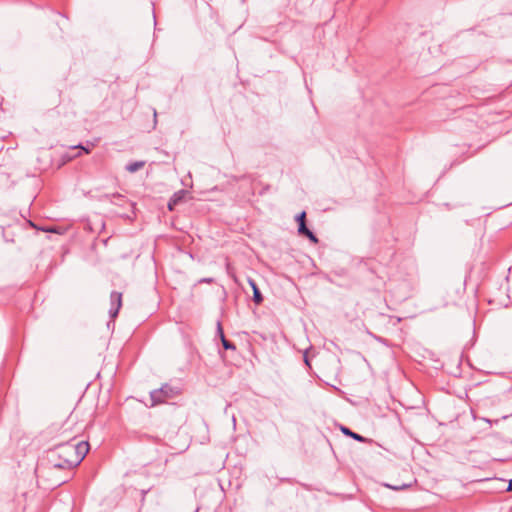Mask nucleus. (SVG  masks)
Listing matches in <instances>:
<instances>
[{"label": "nucleus", "mask_w": 512, "mask_h": 512, "mask_svg": "<svg viewBox=\"0 0 512 512\" xmlns=\"http://www.w3.org/2000/svg\"><path fill=\"white\" fill-rule=\"evenodd\" d=\"M156 117H157V112L156 110L154 109V119L156 120Z\"/></svg>", "instance_id": "nucleus-19"}, {"label": "nucleus", "mask_w": 512, "mask_h": 512, "mask_svg": "<svg viewBox=\"0 0 512 512\" xmlns=\"http://www.w3.org/2000/svg\"><path fill=\"white\" fill-rule=\"evenodd\" d=\"M105 197L106 198H110V195H105ZM111 197H113V198H120L122 196L119 193H114V194L111 195Z\"/></svg>", "instance_id": "nucleus-15"}, {"label": "nucleus", "mask_w": 512, "mask_h": 512, "mask_svg": "<svg viewBox=\"0 0 512 512\" xmlns=\"http://www.w3.org/2000/svg\"><path fill=\"white\" fill-rule=\"evenodd\" d=\"M298 233L301 236L307 237L314 244L319 242L317 236L307 227L306 223H300Z\"/></svg>", "instance_id": "nucleus-4"}, {"label": "nucleus", "mask_w": 512, "mask_h": 512, "mask_svg": "<svg viewBox=\"0 0 512 512\" xmlns=\"http://www.w3.org/2000/svg\"><path fill=\"white\" fill-rule=\"evenodd\" d=\"M223 348L225 350H231V351H235L236 350V346L233 342L227 340L226 342H224V344L222 345Z\"/></svg>", "instance_id": "nucleus-11"}, {"label": "nucleus", "mask_w": 512, "mask_h": 512, "mask_svg": "<svg viewBox=\"0 0 512 512\" xmlns=\"http://www.w3.org/2000/svg\"><path fill=\"white\" fill-rule=\"evenodd\" d=\"M44 231L52 232V229H43Z\"/></svg>", "instance_id": "nucleus-21"}, {"label": "nucleus", "mask_w": 512, "mask_h": 512, "mask_svg": "<svg viewBox=\"0 0 512 512\" xmlns=\"http://www.w3.org/2000/svg\"><path fill=\"white\" fill-rule=\"evenodd\" d=\"M177 393V388H174L169 384H164L159 389H155L150 392V399L152 401V405L164 403L166 402L167 399L172 398Z\"/></svg>", "instance_id": "nucleus-2"}, {"label": "nucleus", "mask_w": 512, "mask_h": 512, "mask_svg": "<svg viewBox=\"0 0 512 512\" xmlns=\"http://www.w3.org/2000/svg\"><path fill=\"white\" fill-rule=\"evenodd\" d=\"M145 165L144 161H134L130 162L126 165L125 169L130 173H135L138 170L142 169Z\"/></svg>", "instance_id": "nucleus-8"}, {"label": "nucleus", "mask_w": 512, "mask_h": 512, "mask_svg": "<svg viewBox=\"0 0 512 512\" xmlns=\"http://www.w3.org/2000/svg\"><path fill=\"white\" fill-rule=\"evenodd\" d=\"M88 451L87 441L75 442L73 438L51 448L48 452V461L55 469L72 470L83 461Z\"/></svg>", "instance_id": "nucleus-1"}, {"label": "nucleus", "mask_w": 512, "mask_h": 512, "mask_svg": "<svg viewBox=\"0 0 512 512\" xmlns=\"http://www.w3.org/2000/svg\"><path fill=\"white\" fill-rule=\"evenodd\" d=\"M213 281V278H202L199 280V283H212Z\"/></svg>", "instance_id": "nucleus-14"}, {"label": "nucleus", "mask_w": 512, "mask_h": 512, "mask_svg": "<svg viewBox=\"0 0 512 512\" xmlns=\"http://www.w3.org/2000/svg\"><path fill=\"white\" fill-rule=\"evenodd\" d=\"M220 340H221L222 345L224 344V342H226V341H227V339H226L225 335H222V336H221V338H220Z\"/></svg>", "instance_id": "nucleus-18"}, {"label": "nucleus", "mask_w": 512, "mask_h": 512, "mask_svg": "<svg viewBox=\"0 0 512 512\" xmlns=\"http://www.w3.org/2000/svg\"><path fill=\"white\" fill-rule=\"evenodd\" d=\"M304 362H305V364H306L307 366H309V367H310V362H309V360H308V358H307L306 354L304 355Z\"/></svg>", "instance_id": "nucleus-16"}, {"label": "nucleus", "mask_w": 512, "mask_h": 512, "mask_svg": "<svg viewBox=\"0 0 512 512\" xmlns=\"http://www.w3.org/2000/svg\"><path fill=\"white\" fill-rule=\"evenodd\" d=\"M72 148H73V149H75V148H80V149H82L85 153H87V154H88V153H90V149H89V148H85V147H84V146H82L81 144H79L78 146H74V147H72Z\"/></svg>", "instance_id": "nucleus-13"}, {"label": "nucleus", "mask_w": 512, "mask_h": 512, "mask_svg": "<svg viewBox=\"0 0 512 512\" xmlns=\"http://www.w3.org/2000/svg\"><path fill=\"white\" fill-rule=\"evenodd\" d=\"M384 486L391 490H394V491H401V490L409 488L410 484L391 485V484L385 483Z\"/></svg>", "instance_id": "nucleus-9"}, {"label": "nucleus", "mask_w": 512, "mask_h": 512, "mask_svg": "<svg viewBox=\"0 0 512 512\" xmlns=\"http://www.w3.org/2000/svg\"><path fill=\"white\" fill-rule=\"evenodd\" d=\"M74 156H67V160H72Z\"/></svg>", "instance_id": "nucleus-20"}, {"label": "nucleus", "mask_w": 512, "mask_h": 512, "mask_svg": "<svg viewBox=\"0 0 512 512\" xmlns=\"http://www.w3.org/2000/svg\"><path fill=\"white\" fill-rule=\"evenodd\" d=\"M184 190H180L173 194L168 202V209L170 211L174 210V207L179 204L184 198Z\"/></svg>", "instance_id": "nucleus-6"}, {"label": "nucleus", "mask_w": 512, "mask_h": 512, "mask_svg": "<svg viewBox=\"0 0 512 512\" xmlns=\"http://www.w3.org/2000/svg\"><path fill=\"white\" fill-rule=\"evenodd\" d=\"M341 432L348 436V437H351L352 439L358 441V442H365L366 441V438L363 437L362 435L356 433V432H353L351 429H349L348 427L346 426H341L340 428Z\"/></svg>", "instance_id": "nucleus-7"}, {"label": "nucleus", "mask_w": 512, "mask_h": 512, "mask_svg": "<svg viewBox=\"0 0 512 512\" xmlns=\"http://www.w3.org/2000/svg\"><path fill=\"white\" fill-rule=\"evenodd\" d=\"M296 222L298 223V226L300 223H306V212L302 211L295 217Z\"/></svg>", "instance_id": "nucleus-10"}, {"label": "nucleus", "mask_w": 512, "mask_h": 512, "mask_svg": "<svg viewBox=\"0 0 512 512\" xmlns=\"http://www.w3.org/2000/svg\"><path fill=\"white\" fill-rule=\"evenodd\" d=\"M248 284L253 291L254 303L257 305H260L263 302V295H262L257 283L252 278H248Z\"/></svg>", "instance_id": "nucleus-5"}, {"label": "nucleus", "mask_w": 512, "mask_h": 512, "mask_svg": "<svg viewBox=\"0 0 512 512\" xmlns=\"http://www.w3.org/2000/svg\"><path fill=\"white\" fill-rule=\"evenodd\" d=\"M507 491H512V479L508 483Z\"/></svg>", "instance_id": "nucleus-17"}, {"label": "nucleus", "mask_w": 512, "mask_h": 512, "mask_svg": "<svg viewBox=\"0 0 512 512\" xmlns=\"http://www.w3.org/2000/svg\"><path fill=\"white\" fill-rule=\"evenodd\" d=\"M216 334H217V336L219 338H221V336L224 335L222 324H221L220 320L217 321V332H216Z\"/></svg>", "instance_id": "nucleus-12"}, {"label": "nucleus", "mask_w": 512, "mask_h": 512, "mask_svg": "<svg viewBox=\"0 0 512 512\" xmlns=\"http://www.w3.org/2000/svg\"><path fill=\"white\" fill-rule=\"evenodd\" d=\"M110 309L109 315L112 319L116 318L119 310L122 306V293L117 291H112L110 294Z\"/></svg>", "instance_id": "nucleus-3"}]
</instances>
